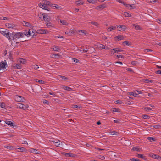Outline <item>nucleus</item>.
Listing matches in <instances>:
<instances>
[{"instance_id": "obj_1", "label": "nucleus", "mask_w": 161, "mask_h": 161, "mask_svg": "<svg viewBox=\"0 0 161 161\" xmlns=\"http://www.w3.org/2000/svg\"><path fill=\"white\" fill-rule=\"evenodd\" d=\"M24 33L22 32L14 33L12 34L13 39H18L23 37L24 36Z\"/></svg>"}, {"instance_id": "obj_2", "label": "nucleus", "mask_w": 161, "mask_h": 161, "mask_svg": "<svg viewBox=\"0 0 161 161\" xmlns=\"http://www.w3.org/2000/svg\"><path fill=\"white\" fill-rule=\"evenodd\" d=\"M14 100L18 102H24L25 100L24 98V97L20 96L18 95H15L14 97Z\"/></svg>"}, {"instance_id": "obj_3", "label": "nucleus", "mask_w": 161, "mask_h": 161, "mask_svg": "<svg viewBox=\"0 0 161 161\" xmlns=\"http://www.w3.org/2000/svg\"><path fill=\"white\" fill-rule=\"evenodd\" d=\"M32 32L33 33V31L32 29H28L27 30H26V31H25V32H24V35H25L27 37H29L30 36H33L34 34L31 33V32Z\"/></svg>"}, {"instance_id": "obj_4", "label": "nucleus", "mask_w": 161, "mask_h": 161, "mask_svg": "<svg viewBox=\"0 0 161 161\" xmlns=\"http://www.w3.org/2000/svg\"><path fill=\"white\" fill-rule=\"evenodd\" d=\"M0 33L7 37L9 40L11 39L9 36V32H7L6 31H0Z\"/></svg>"}, {"instance_id": "obj_5", "label": "nucleus", "mask_w": 161, "mask_h": 161, "mask_svg": "<svg viewBox=\"0 0 161 161\" xmlns=\"http://www.w3.org/2000/svg\"><path fill=\"white\" fill-rule=\"evenodd\" d=\"M5 25L8 28L16 29V25L13 24L6 23Z\"/></svg>"}, {"instance_id": "obj_6", "label": "nucleus", "mask_w": 161, "mask_h": 161, "mask_svg": "<svg viewBox=\"0 0 161 161\" xmlns=\"http://www.w3.org/2000/svg\"><path fill=\"white\" fill-rule=\"evenodd\" d=\"M39 7L42 8V9H45V10H47L48 11H49V10H48V9L49 8H48L47 6L45 4H44V3H40L39 4Z\"/></svg>"}, {"instance_id": "obj_7", "label": "nucleus", "mask_w": 161, "mask_h": 161, "mask_svg": "<svg viewBox=\"0 0 161 161\" xmlns=\"http://www.w3.org/2000/svg\"><path fill=\"white\" fill-rule=\"evenodd\" d=\"M48 31L47 30L40 29L37 30V32L41 34H45L48 33Z\"/></svg>"}, {"instance_id": "obj_8", "label": "nucleus", "mask_w": 161, "mask_h": 161, "mask_svg": "<svg viewBox=\"0 0 161 161\" xmlns=\"http://www.w3.org/2000/svg\"><path fill=\"white\" fill-rule=\"evenodd\" d=\"M17 106L18 108H19L25 109L27 107L25 105H24L23 104L21 103H19L17 105Z\"/></svg>"}, {"instance_id": "obj_9", "label": "nucleus", "mask_w": 161, "mask_h": 161, "mask_svg": "<svg viewBox=\"0 0 161 161\" xmlns=\"http://www.w3.org/2000/svg\"><path fill=\"white\" fill-rule=\"evenodd\" d=\"M117 28H119V30L120 31H125L127 29V27L124 25H121L117 26Z\"/></svg>"}, {"instance_id": "obj_10", "label": "nucleus", "mask_w": 161, "mask_h": 161, "mask_svg": "<svg viewBox=\"0 0 161 161\" xmlns=\"http://www.w3.org/2000/svg\"><path fill=\"white\" fill-rule=\"evenodd\" d=\"M6 65L7 62L5 60L4 62H1L0 64V69L6 68L5 66Z\"/></svg>"}, {"instance_id": "obj_11", "label": "nucleus", "mask_w": 161, "mask_h": 161, "mask_svg": "<svg viewBox=\"0 0 161 161\" xmlns=\"http://www.w3.org/2000/svg\"><path fill=\"white\" fill-rule=\"evenodd\" d=\"M22 24L23 26H27L28 27H31L32 26V25L31 23H29L28 22H26V21H23L22 22Z\"/></svg>"}, {"instance_id": "obj_12", "label": "nucleus", "mask_w": 161, "mask_h": 161, "mask_svg": "<svg viewBox=\"0 0 161 161\" xmlns=\"http://www.w3.org/2000/svg\"><path fill=\"white\" fill-rule=\"evenodd\" d=\"M150 156L152 158L157 159H158L161 158V157L160 156H159L154 154H151L150 155Z\"/></svg>"}, {"instance_id": "obj_13", "label": "nucleus", "mask_w": 161, "mask_h": 161, "mask_svg": "<svg viewBox=\"0 0 161 161\" xmlns=\"http://www.w3.org/2000/svg\"><path fill=\"white\" fill-rule=\"evenodd\" d=\"M124 5L126 7L128 8V9L130 10L132 9L135 8V6H132L131 5L129 4H124Z\"/></svg>"}, {"instance_id": "obj_14", "label": "nucleus", "mask_w": 161, "mask_h": 161, "mask_svg": "<svg viewBox=\"0 0 161 161\" xmlns=\"http://www.w3.org/2000/svg\"><path fill=\"white\" fill-rule=\"evenodd\" d=\"M117 28V26H111L107 29V31L108 32H110L112 30H114Z\"/></svg>"}, {"instance_id": "obj_15", "label": "nucleus", "mask_w": 161, "mask_h": 161, "mask_svg": "<svg viewBox=\"0 0 161 161\" xmlns=\"http://www.w3.org/2000/svg\"><path fill=\"white\" fill-rule=\"evenodd\" d=\"M43 20L45 21L49 22L51 20V18L49 16L47 15H45Z\"/></svg>"}, {"instance_id": "obj_16", "label": "nucleus", "mask_w": 161, "mask_h": 161, "mask_svg": "<svg viewBox=\"0 0 161 161\" xmlns=\"http://www.w3.org/2000/svg\"><path fill=\"white\" fill-rule=\"evenodd\" d=\"M13 67L17 69H20L21 68V65L19 64H14Z\"/></svg>"}, {"instance_id": "obj_17", "label": "nucleus", "mask_w": 161, "mask_h": 161, "mask_svg": "<svg viewBox=\"0 0 161 161\" xmlns=\"http://www.w3.org/2000/svg\"><path fill=\"white\" fill-rule=\"evenodd\" d=\"M58 78L59 80H68V78L62 75H59L58 77Z\"/></svg>"}, {"instance_id": "obj_18", "label": "nucleus", "mask_w": 161, "mask_h": 161, "mask_svg": "<svg viewBox=\"0 0 161 161\" xmlns=\"http://www.w3.org/2000/svg\"><path fill=\"white\" fill-rule=\"evenodd\" d=\"M99 48L106 50L109 49V48L107 46H105L104 45L100 44L98 46Z\"/></svg>"}, {"instance_id": "obj_19", "label": "nucleus", "mask_w": 161, "mask_h": 161, "mask_svg": "<svg viewBox=\"0 0 161 161\" xmlns=\"http://www.w3.org/2000/svg\"><path fill=\"white\" fill-rule=\"evenodd\" d=\"M30 152L33 153L38 154V151L36 149L31 148L30 150Z\"/></svg>"}, {"instance_id": "obj_20", "label": "nucleus", "mask_w": 161, "mask_h": 161, "mask_svg": "<svg viewBox=\"0 0 161 161\" xmlns=\"http://www.w3.org/2000/svg\"><path fill=\"white\" fill-rule=\"evenodd\" d=\"M44 4H46L47 5L52 6L53 5L49 1L45 0L43 1Z\"/></svg>"}, {"instance_id": "obj_21", "label": "nucleus", "mask_w": 161, "mask_h": 161, "mask_svg": "<svg viewBox=\"0 0 161 161\" xmlns=\"http://www.w3.org/2000/svg\"><path fill=\"white\" fill-rule=\"evenodd\" d=\"M5 122L7 124L10 125L11 126H14V123L10 121L6 120L5 121Z\"/></svg>"}, {"instance_id": "obj_22", "label": "nucleus", "mask_w": 161, "mask_h": 161, "mask_svg": "<svg viewBox=\"0 0 161 161\" xmlns=\"http://www.w3.org/2000/svg\"><path fill=\"white\" fill-rule=\"evenodd\" d=\"M137 156L139 158H141L142 159H143L144 160H146V157L145 156H144L142 154H138L137 155Z\"/></svg>"}, {"instance_id": "obj_23", "label": "nucleus", "mask_w": 161, "mask_h": 161, "mask_svg": "<svg viewBox=\"0 0 161 161\" xmlns=\"http://www.w3.org/2000/svg\"><path fill=\"white\" fill-rule=\"evenodd\" d=\"M75 3L78 5H80L84 4V2L81 0H78L76 1Z\"/></svg>"}, {"instance_id": "obj_24", "label": "nucleus", "mask_w": 161, "mask_h": 161, "mask_svg": "<svg viewBox=\"0 0 161 161\" xmlns=\"http://www.w3.org/2000/svg\"><path fill=\"white\" fill-rule=\"evenodd\" d=\"M133 26H135V29L136 30H141V28L140 27L139 25H136L135 24L132 25Z\"/></svg>"}, {"instance_id": "obj_25", "label": "nucleus", "mask_w": 161, "mask_h": 161, "mask_svg": "<svg viewBox=\"0 0 161 161\" xmlns=\"http://www.w3.org/2000/svg\"><path fill=\"white\" fill-rule=\"evenodd\" d=\"M106 8V5L104 4L101 5L97 7L98 9H100L101 8L103 9Z\"/></svg>"}, {"instance_id": "obj_26", "label": "nucleus", "mask_w": 161, "mask_h": 161, "mask_svg": "<svg viewBox=\"0 0 161 161\" xmlns=\"http://www.w3.org/2000/svg\"><path fill=\"white\" fill-rule=\"evenodd\" d=\"M64 155L65 156L73 157L74 156V154L72 153H66L64 154Z\"/></svg>"}, {"instance_id": "obj_27", "label": "nucleus", "mask_w": 161, "mask_h": 161, "mask_svg": "<svg viewBox=\"0 0 161 161\" xmlns=\"http://www.w3.org/2000/svg\"><path fill=\"white\" fill-rule=\"evenodd\" d=\"M57 142L54 143L55 145L57 147H60L61 145V142L60 141H57Z\"/></svg>"}, {"instance_id": "obj_28", "label": "nucleus", "mask_w": 161, "mask_h": 161, "mask_svg": "<svg viewBox=\"0 0 161 161\" xmlns=\"http://www.w3.org/2000/svg\"><path fill=\"white\" fill-rule=\"evenodd\" d=\"M19 62L23 64H25L26 63L25 60L23 58H20L19 60Z\"/></svg>"}, {"instance_id": "obj_29", "label": "nucleus", "mask_w": 161, "mask_h": 161, "mask_svg": "<svg viewBox=\"0 0 161 161\" xmlns=\"http://www.w3.org/2000/svg\"><path fill=\"white\" fill-rule=\"evenodd\" d=\"M60 22L64 25H67L68 24V23L65 20H60Z\"/></svg>"}, {"instance_id": "obj_30", "label": "nucleus", "mask_w": 161, "mask_h": 161, "mask_svg": "<svg viewBox=\"0 0 161 161\" xmlns=\"http://www.w3.org/2000/svg\"><path fill=\"white\" fill-rule=\"evenodd\" d=\"M63 88L64 90L69 91H71L72 90L71 88L68 86H64L63 87Z\"/></svg>"}, {"instance_id": "obj_31", "label": "nucleus", "mask_w": 161, "mask_h": 161, "mask_svg": "<svg viewBox=\"0 0 161 161\" xmlns=\"http://www.w3.org/2000/svg\"><path fill=\"white\" fill-rule=\"evenodd\" d=\"M151 127H153L155 129H158L161 128V126L157 125H155L151 126Z\"/></svg>"}, {"instance_id": "obj_32", "label": "nucleus", "mask_w": 161, "mask_h": 161, "mask_svg": "<svg viewBox=\"0 0 161 161\" xmlns=\"http://www.w3.org/2000/svg\"><path fill=\"white\" fill-rule=\"evenodd\" d=\"M91 23L93 25H94L97 26V27H98V25H99V24L97 22H94V21H92V22H91Z\"/></svg>"}, {"instance_id": "obj_33", "label": "nucleus", "mask_w": 161, "mask_h": 161, "mask_svg": "<svg viewBox=\"0 0 161 161\" xmlns=\"http://www.w3.org/2000/svg\"><path fill=\"white\" fill-rule=\"evenodd\" d=\"M44 16L45 15H44L43 14H38V17L39 18L41 19H44Z\"/></svg>"}, {"instance_id": "obj_34", "label": "nucleus", "mask_w": 161, "mask_h": 161, "mask_svg": "<svg viewBox=\"0 0 161 161\" xmlns=\"http://www.w3.org/2000/svg\"><path fill=\"white\" fill-rule=\"evenodd\" d=\"M123 14L125 17H131V15L130 14L126 12H124Z\"/></svg>"}, {"instance_id": "obj_35", "label": "nucleus", "mask_w": 161, "mask_h": 161, "mask_svg": "<svg viewBox=\"0 0 161 161\" xmlns=\"http://www.w3.org/2000/svg\"><path fill=\"white\" fill-rule=\"evenodd\" d=\"M52 7L54 8H55H55H56L59 9L62 8L60 6L57 5H54V6H52Z\"/></svg>"}, {"instance_id": "obj_36", "label": "nucleus", "mask_w": 161, "mask_h": 161, "mask_svg": "<svg viewBox=\"0 0 161 161\" xmlns=\"http://www.w3.org/2000/svg\"><path fill=\"white\" fill-rule=\"evenodd\" d=\"M116 38L119 40H121L123 39V36L120 35H119L116 37Z\"/></svg>"}, {"instance_id": "obj_37", "label": "nucleus", "mask_w": 161, "mask_h": 161, "mask_svg": "<svg viewBox=\"0 0 161 161\" xmlns=\"http://www.w3.org/2000/svg\"><path fill=\"white\" fill-rule=\"evenodd\" d=\"M142 117L144 119H148L149 118V117L147 115H143Z\"/></svg>"}, {"instance_id": "obj_38", "label": "nucleus", "mask_w": 161, "mask_h": 161, "mask_svg": "<svg viewBox=\"0 0 161 161\" xmlns=\"http://www.w3.org/2000/svg\"><path fill=\"white\" fill-rule=\"evenodd\" d=\"M46 24L47 27L49 28H50L51 27L52 25L51 23L50 22H49V23H48L47 22H46Z\"/></svg>"}, {"instance_id": "obj_39", "label": "nucleus", "mask_w": 161, "mask_h": 161, "mask_svg": "<svg viewBox=\"0 0 161 161\" xmlns=\"http://www.w3.org/2000/svg\"><path fill=\"white\" fill-rule=\"evenodd\" d=\"M53 50L56 51H59L60 50V49L58 47L55 46V47L53 48Z\"/></svg>"}, {"instance_id": "obj_40", "label": "nucleus", "mask_w": 161, "mask_h": 161, "mask_svg": "<svg viewBox=\"0 0 161 161\" xmlns=\"http://www.w3.org/2000/svg\"><path fill=\"white\" fill-rule=\"evenodd\" d=\"M80 32H81L82 33H84V34H86V31L84 30H79L78 31V33H79Z\"/></svg>"}, {"instance_id": "obj_41", "label": "nucleus", "mask_w": 161, "mask_h": 161, "mask_svg": "<svg viewBox=\"0 0 161 161\" xmlns=\"http://www.w3.org/2000/svg\"><path fill=\"white\" fill-rule=\"evenodd\" d=\"M87 1L90 3H94L97 1V0H87Z\"/></svg>"}, {"instance_id": "obj_42", "label": "nucleus", "mask_w": 161, "mask_h": 161, "mask_svg": "<svg viewBox=\"0 0 161 161\" xmlns=\"http://www.w3.org/2000/svg\"><path fill=\"white\" fill-rule=\"evenodd\" d=\"M132 150L133 151H140V149H139V148L137 147H133L132 148Z\"/></svg>"}, {"instance_id": "obj_43", "label": "nucleus", "mask_w": 161, "mask_h": 161, "mask_svg": "<svg viewBox=\"0 0 161 161\" xmlns=\"http://www.w3.org/2000/svg\"><path fill=\"white\" fill-rule=\"evenodd\" d=\"M0 19L1 20H8L9 19L8 17H0Z\"/></svg>"}, {"instance_id": "obj_44", "label": "nucleus", "mask_w": 161, "mask_h": 161, "mask_svg": "<svg viewBox=\"0 0 161 161\" xmlns=\"http://www.w3.org/2000/svg\"><path fill=\"white\" fill-rule=\"evenodd\" d=\"M58 55L55 54H52V58H57Z\"/></svg>"}, {"instance_id": "obj_45", "label": "nucleus", "mask_w": 161, "mask_h": 161, "mask_svg": "<svg viewBox=\"0 0 161 161\" xmlns=\"http://www.w3.org/2000/svg\"><path fill=\"white\" fill-rule=\"evenodd\" d=\"M129 94L134 97H136L137 95V94H136V93H134L133 92H130Z\"/></svg>"}, {"instance_id": "obj_46", "label": "nucleus", "mask_w": 161, "mask_h": 161, "mask_svg": "<svg viewBox=\"0 0 161 161\" xmlns=\"http://www.w3.org/2000/svg\"><path fill=\"white\" fill-rule=\"evenodd\" d=\"M32 68L35 69H37L39 68V67L37 65H34L32 66Z\"/></svg>"}, {"instance_id": "obj_47", "label": "nucleus", "mask_w": 161, "mask_h": 161, "mask_svg": "<svg viewBox=\"0 0 161 161\" xmlns=\"http://www.w3.org/2000/svg\"><path fill=\"white\" fill-rule=\"evenodd\" d=\"M36 82H38L40 84H44L45 82L44 81H43L42 80H36Z\"/></svg>"}, {"instance_id": "obj_48", "label": "nucleus", "mask_w": 161, "mask_h": 161, "mask_svg": "<svg viewBox=\"0 0 161 161\" xmlns=\"http://www.w3.org/2000/svg\"><path fill=\"white\" fill-rule=\"evenodd\" d=\"M145 82L146 83H149L150 82H152V81L148 79H146L145 80Z\"/></svg>"}, {"instance_id": "obj_49", "label": "nucleus", "mask_w": 161, "mask_h": 161, "mask_svg": "<svg viewBox=\"0 0 161 161\" xmlns=\"http://www.w3.org/2000/svg\"><path fill=\"white\" fill-rule=\"evenodd\" d=\"M5 148L7 149H12L13 147L10 146H4Z\"/></svg>"}, {"instance_id": "obj_50", "label": "nucleus", "mask_w": 161, "mask_h": 161, "mask_svg": "<svg viewBox=\"0 0 161 161\" xmlns=\"http://www.w3.org/2000/svg\"><path fill=\"white\" fill-rule=\"evenodd\" d=\"M113 50L115 53H116V52H121V51H122V50L119 49H113Z\"/></svg>"}, {"instance_id": "obj_51", "label": "nucleus", "mask_w": 161, "mask_h": 161, "mask_svg": "<svg viewBox=\"0 0 161 161\" xmlns=\"http://www.w3.org/2000/svg\"><path fill=\"white\" fill-rule=\"evenodd\" d=\"M147 139L151 142L154 141H155L153 137H148L147 138Z\"/></svg>"}, {"instance_id": "obj_52", "label": "nucleus", "mask_w": 161, "mask_h": 161, "mask_svg": "<svg viewBox=\"0 0 161 161\" xmlns=\"http://www.w3.org/2000/svg\"><path fill=\"white\" fill-rule=\"evenodd\" d=\"M99 158L101 160H104L105 159V157L104 156L100 155L99 156Z\"/></svg>"}, {"instance_id": "obj_53", "label": "nucleus", "mask_w": 161, "mask_h": 161, "mask_svg": "<svg viewBox=\"0 0 161 161\" xmlns=\"http://www.w3.org/2000/svg\"><path fill=\"white\" fill-rule=\"evenodd\" d=\"M137 62L136 61H133L131 62V64L133 65H136L137 64Z\"/></svg>"}, {"instance_id": "obj_54", "label": "nucleus", "mask_w": 161, "mask_h": 161, "mask_svg": "<svg viewBox=\"0 0 161 161\" xmlns=\"http://www.w3.org/2000/svg\"><path fill=\"white\" fill-rule=\"evenodd\" d=\"M113 112H120L119 110L117 108H113Z\"/></svg>"}, {"instance_id": "obj_55", "label": "nucleus", "mask_w": 161, "mask_h": 161, "mask_svg": "<svg viewBox=\"0 0 161 161\" xmlns=\"http://www.w3.org/2000/svg\"><path fill=\"white\" fill-rule=\"evenodd\" d=\"M144 109L145 111H147L149 110H152V109L151 108L149 107H146L144 108Z\"/></svg>"}, {"instance_id": "obj_56", "label": "nucleus", "mask_w": 161, "mask_h": 161, "mask_svg": "<svg viewBox=\"0 0 161 161\" xmlns=\"http://www.w3.org/2000/svg\"><path fill=\"white\" fill-rule=\"evenodd\" d=\"M72 60H73L74 62L75 63H77L79 62V60L77 59L73 58Z\"/></svg>"}, {"instance_id": "obj_57", "label": "nucleus", "mask_w": 161, "mask_h": 161, "mask_svg": "<svg viewBox=\"0 0 161 161\" xmlns=\"http://www.w3.org/2000/svg\"><path fill=\"white\" fill-rule=\"evenodd\" d=\"M123 44H124V45H129V44H128V41H124L123 43Z\"/></svg>"}, {"instance_id": "obj_58", "label": "nucleus", "mask_w": 161, "mask_h": 161, "mask_svg": "<svg viewBox=\"0 0 161 161\" xmlns=\"http://www.w3.org/2000/svg\"><path fill=\"white\" fill-rule=\"evenodd\" d=\"M152 50H151V49H146L145 50H144V52L146 53V52H152Z\"/></svg>"}, {"instance_id": "obj_59", "label": "nucleus", "mask_w": 161, "mask_h": 161, "mask_svg": "<svg viewBox=\"0 0 161 161\" xmlns=\"http://www.w3.org/2000/svg\"><path fill=\"white\" fill-rule=\"evenodd\" d=\"M1 107L2 108H4L5 107V104L3 103H2L1 104Z\"/></svg>"}, {"instance_id": "obj_60", "label": "nucleus", "mask_w": 161, "mask_h": 161, "mask_svg": "<svg viewBox=\"0 0 161 161\" xmlns=\"http://www.w3.org/2000/svg\"><path fill=\"white\" fill-rule=\"evenodd\" d=\"M120 120L119 119L115 120L114 121V122L115 123H119L120 122Z\"/></svg>"}, {"instance_id": "obj_61", "label": "nucleus", "mask_w": 161, "mask_h": 161, "mask_svg": "<svg viewBox=\"0 0 161 161\" xmlns=\"http://www.w3.org/2000/svg\"><path fill=\"white\" fill-rule=\"evenodd\" d=\"M127 70L129 71H130V72H133V70L131 68H128L127 69Z\"/></svg>"}, {"instance_id": "obj_62", "label": "nucleus", "mask_w": 161, "mask_h": 161, "mask_svg": "<svg viewBox=\"0 0 161 161\" xmlns=\"http://www.w3.org/2000/svg\"><path fill=\"white\" fill-rule=\"evenodd\" d=\"M155 72L157 74H161V70H158L156 71Z\"/></svg>"}, {"instance_id": "obj_63", "label": "nucleus", "mask_w": 161, "mask_h": 161, "mask_svg": "<svg viewBox=\"0 0 161 161\" xmlns=\"http://www.w3.org/2000/svg\"><path fill=\"white\" fill-rule=\"evenodd\" d=\"M117 57L118 58H123V56L121 55H117Z\"/></svg>"}, {"instance_id": "obj_64", "label": "nucleus", "mask_w": 161, "mask_h": 161, "mask_svg": "<svg viewBox=\"0 0 161 161\" xmlns=\"http://www.w3.org/2000/svg\"><path fill=\"white\" fill-rule=\"evenodd\" d=\"M43 103L44 104H49V102L47 101L46 100H44L43 101Z\"/></svg>"}]
</instances>
